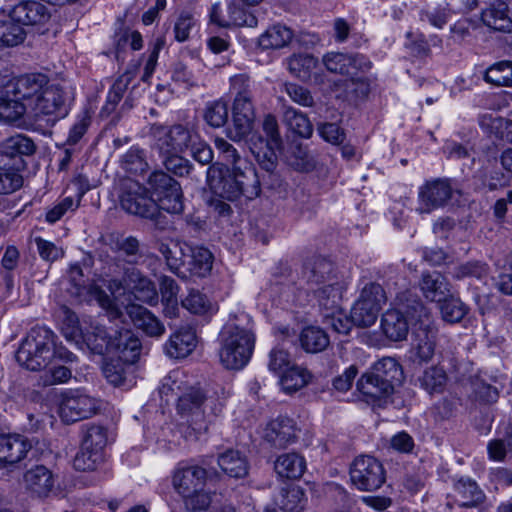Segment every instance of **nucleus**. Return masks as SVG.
Returning a JSON list of instances; mask_svg holds the SVG:
<instances>
[{
  "mask_svg": "<svg viewBox=\"0 0 512 512\" xmlns=\"http://www.w3.org/2000/svg\"><path fill=\"white\" fill-rule=\"evenodd\" d=\"M242 164L245 166H236V169L226 166L208 170V184L216 196L234 201L241 196L251 200L260 194V181L255 169L249 162Z\"/></svg>",
  "mask_w": 512,
  "mask_h": 512,
  "instance_id": "obj_1",
  "label": "nucleus"
},
{
  "mask_svg": "<svg viewBox=\"0 0 512 512\" xmlns=\"http://www.w3.org/2000/svg\"><path fill=\"white\" fill-rule=\"evenodd\" d=\"M222 402L214 403L199 387L189 386L179 397L177 411L186 424L185 438L197 440L206 433L212 416L221 412Z\"/></svg>",
  "mask_w": 512,
  "mask_h": 512,
  "instance_id": "obj_2",
  "label": "nucleus"
},
{
  "mask_svg": "<svg viewBox=\"0 0 512 512\" xmlns=\"http://www.w3.org/2000/svg\"><path fill=\"white\" fill-rule=\"evenodd\" d=\"M219 359L226 369L240 370L249 362L255 345L254 334L236 324H226L219 334Z\"/></svg>",
  "mask_w": 512,
  "mask_h": 512,
  "instance_id": "obj_3",
  "label": "nucleus"
},
{
  "mask_svg": "<svg viewBox=\"0 0 512 512\" xmlns=\"http://www.w3.org/2000/svg\"><path fill=\"white\" fill-rule=\"evenodd\" d=\"M54 338L56 336L50 329L43 326L33 327L16 352L17 362L31 371H40L47 367L53 358Z\"/></svg>",
  "mask_w": 512,
  "mask_h": 512,
  "instance_id": "obj_4",
  "label": "nucleus"
},
{
  "mask_svg": "<svg viewBox=\"0 0 512 512\" xmlns=\"http://www.w3.org/2000/svg\"><path fill=\"white\" fill-rule=\"evenodd\" d=\"M120 205L126 212L151 220L155 227L164 230L169 221L158 208L154 199L149 195L147 187L132 179H126L121 184L119 195Z\"/></svg>",
  "mask_w": 512,
  "mask_h": 512,
  "instance_id": "obj_5",
  "label": "nucleus"
},
{
  "mask_svg": "<svg viewBox=\"0 0 512 512\" xmlns=\"http://www.w3.org/2000/svg\"><path fill=\"white\" fill-rule=\"evenodd\" d=\"M407 314L411 320L412 351L419 362H428L435 353L437 334L432 315L420 300L412 301Z\"/></svg>",
  "mask_w": 512,
  "mask_h": 512,
  "instance_id": "obj_6",
  "label": "nucleus"
},
{
  "mask_svg": "<svg viewBox=\"0 0 512 512\" xmlns=\"http://www.w3.org/2000/svg\"><path fill=\"white\" fill-rule=\"evenodd\" d=\"M69 281L71 287L69 293L79 301H96L98 305L107 312L111 320L122 317V311L100 286L96 284H87L84 278L83 270L79 264H73L69 269Z\"/></svg>",
  "mask_w": 512,
  "mask_h": 512,
  "instance_id": "obj_7",
  "label": "nucleus"
},
{
  "mask_svg": "<svg viewBox=\"0 0 512 512\" xmlns=\"http://www.w3.org/2000/svg\"><path fill=\"white\" fill-rule=\"evenodd\" d=\"M149 195L158 208L171 214L184 210L183 193L177 180L162 170L153 171L147 179Z\"/></svg>",
  "mask_w": 512,
  "mask_h": 512,
  "instance_id": "obj_8",
  "label": "nucleus"
},
{
  "mask_svg": "<svg viewBox=\"0 0 512 512\" xmlns=\"http://www.w3.org/2000/svg\"><path fill=\"white\" fill-rule=\"evenodd\" d=\"M69 111L66 92L58 85L49 84L29 109V117L34 121H45L53 125L57 120L64 118Z\"/></svg>",
  "mask_w": 512,
  "mask_h": 512,
  "instance_id": "obj_9",
  "label": "nucleus"
},
{
  "mask_svg": "<svg viewBox=\"0 0 512 512\" xmlns=\"http://www.w3.org/2000/svg\"><path fill=\"white\" fill-rule=\"evenodd\" d=\"M154 147L159 153L184 152L198 139L192 129L176 124L170 127L154 124L151 127Z\"/></svg>",
  "mask_w": 512,
  "mask_h": 512,
  "instance_id": "obj_10",
  "label": "nucleus"
},
{
  "mask_svg": "<svg viewBox=\"0 0 512 512\" xmlns=\"http://www.w3.org/2000/svg\"><path fill=\"white\" fill-rule=\"evenodd\" d=\"M350 479L361 491H375L385 483L386 473L378 459L370 455H361L351 464Z\"/></svg>",
  "mask_w": 512,
  "mask_h": 512,
  "instance_id": "obj_11",
  "label": "nucleus"
},
{
  "mask_svg": "<svg viewBox=\"0 0 512 512\" xmlns=\"http://www.w3.org/2000/svg\"><path fill=\"white\" fill-rule=\"evenodd\" d=\"M49 84V78L45 74H24L6 82L5 94L21 99L30 109L34 100L42 94Z\"/></svg>",
  "mask_w": 512,
  "mask_h": 512,
  "instance_id": "obj_12",
  "label": "nucleus"
},
{
  "mask_svg": "<svg viewBox=\"0 0 512 512\" xmlns=\"http://www.w3.org/2000/svg\"><path fill=\"white\" fill-rule=\"evenodd\" d=\"M101 401L87 394L71 392L65 394L59 406V414L64 422H76L97 414Z\"/></svg>",
  "mask_w": 512,
  "mask_h": 512,
  "instance_id": "obj_13",
  "label": "nucleus"
},
{
  "mask_svg": "<svg viewBox=\"0 0 512 512\" xmlns=\"http://www.w3.org/2000/svg\"><path fill=\"white\" fill-rule=\"evenodd\" d=\"M454 191L449 179L435 178L426 181L419 187L418 210L421 213H430L435 209L445 207L451 200Z\"/></svg>",
  "mask_w": 512,
  "mask_h": 512,
  "instance_id": "obj_14",
  "label": "nucleus"
},
{
  "mask_svg": "<svg viewBox=\"0 0 512 512\" xmlns=\"http://www.w3.org/2000/svg\"><path fill=\"white\" fill-rule=\"evenodd\" d=\"M322 62L331 73L356 77L359 72H366L370 69L371 63L360 54H348L341 52L326 53Z\"/></svg>",
  "mask_w": 512,
  "mask_h": 512,
  "instance_id": "obj_15",
  "label": "nucleus"
},
{
  "mask_svg": "<svg viewBox=\"0 0 512 512\" xmlns=\"http://www.w3.org/2000/svg\"><path fill=\"white\" fill-rule=\"evenodd\" d=\"M233 130L229 131V137L234 141H240L251 133L255 121V109L253 99H234Z\"/></svg>",
  "mask_w": 512,
  "mask_h": 512,
  "instance_id": "obj_16",
  "label": "nucleus"
},
{
  "mask_svg": "<svg viewBox=\"0 0 512 512\" xmlns=\"http://www.w3.org/2000/svg\"><path fill=\"white\" fill-rule=\"evenodd\" d=\"M31 449L30 442L19 434H0V469L23 460Z\"/></svg>",
  "mask_w": 512,
  "mask_h": 512,
  "instance_id": "obj_17",
  "label": "nucleus"
},
{
  "mask_svg": "<svg viewBox=\"0 0 512 512\" xmlns=\"http://www.w3.org/2000/svg\"><path fill=\"white\" fill-rule=\"evenodd\" d=\"M409 306H412V303L405 305L404 311L390 309L382 315L381 330L390 341L398 342L407 338L411 327V320L407 314Z\"/></svg>",
  "mask_w": 512,
  "mask_h": 512,
  "instance_id": "obj_18",
  "label": "nucleus"
},
{
  "mask_svg": "<svg viewBox=\"0 0 512 512\" xmlns=\"http://www.w3.org/2000/svg\"><path fill=\"white\" fill-rule=\"evenodd\" d=\"M302 276L307 283L316 286L332 282V279L344 277L337 272L335 265L330 260L320 256H314L305 261Z\"/></svg>",
  "mask_w": 512,
  "mask_h": 512,
  "instance_id": "obj_19",
  "label": "nucleus"
},
{
  "mask_svg": "<svg viewBox=\"0 0 512 512\" xmlns=\"http://www.w3.org/2000/svg\"><path fill=\"white\" fill-rule=\"evenodd\" d=\"M108 352L117 354V359L127 364L135 363L141 352V342L129 329L114 331Z\"/></svg>",
  "mask_w": 512,
  "mask_h": 512,
  "instance_id": "obj_20",
  "label": "nucleus"
},
{
  "mask_svg": "<svg viewBox=\"0 0 512 512\" xmlns=\"http://www.w3.org/2000/svg\"><path fill=\"white\" fill-rule=\"evenodd\" d=\"M9 16L23 27L24 25H43L49 21L51 13L44 4L28 0L16 4Z\"/></svg>",
  "mask_w": 512,
  "mask_h": 512,
  "instance_id": "obj_21",
  "label": "nucleus"
},
{
  "mask_svg": "<svg viewBox=\"0 0 512 512\" xmlns=\"http://www.w3.org/2000/svg\"><path fill=\"white\" fill-rule=\"evenodd\" d=\"M206 478L207 472L200 466H179L173 475V486L183 496L204 487Z\"/></svg>",
  "mask_w": 512,
  "mask_h": 512,
  "instance_id": "obj_22",
  "label": "nucleus"
},
{
  "mask_svg": "<svg viewBox=\"0 0 512 512\" xmlns=\"http://www.w3.org/2000/svg\"><path fill=\"white\" fill-rule=\"evenodd\" d=\"M264 439L275 448H285L296 439L294 421L283 416L270 421L265 428Z\"/></svg>",
  "mask_w": 512,
  "mask_h": 512,
  "instance_id": "obj_23",
  "label": "nucleus"
},
{
  "mask_svg": "<svg viewBox=\"0 0 512 512\" xmlns=\"http://www.w3.org/2000/svg\"><path fill=\"white\" fill-rule=\"evenodd\" d=\"M23 484L33 495L47 497L54 487L53 473L44 465H35L24 473Z\"/></svg>",
  "mask_w": 512,
  "mask_h": 512,
  "instance_id": "obj_24",
  "label": "nucleus"
},
{
  "mask_svg": "<svg viewBox=\"0 0 512 512\" xmlns=\"http://www.w3.org/2000/svg\"><path fill=\"white\" fill-rule=\"evenodd\" d=\"M347 285V280L344 277H341L339 279H332V282H327L318 286L314 291V294L319 306L327 312L335 314V312L340 309L342 296Z\"/></svg>",
  "mask_w": 512,
  "mask_h": 512,
  "instance_id": "obj_25",
  "label": "nucleus"
},
{
  "mask_svg": "<svg viewBox=\"0 0 512 512\" xmlns=\"http://www.w3.org/2000/svg\"><path fill=\"white\" fill-rule=\"evenodd\" d=\"M123 281L125 286L134 291L135 297L140 301L149 304L157 302L158 295L154 283L135 267L125 269Z\"/></svg>",
  "mask_w": 512,
  "mask_h": 512,
  "instance_id": "obj_26",
  "label": "nucleus"
},
{
  "mask_svg": "<svg viewBox=\"0 0 512 512\" xmlns=\"http://www.w3.org/2000/svg\"><path fill=\"white\" fill-rule=\"evenodd\" d=\"M357 389L363 395L367 403H376L388 398L393 394V386L385 382L380 377H376L372 372H367L361 376L357 382Z\"/></svg>",
  "mask_w": 512,
  "mask_h": 512,
  "instance_id": "obj_27",
  "label": "nucleus"
},
{
  "mask_svg": "<svg viewBox=\"0 0 512 512\" xmlns=\"http://www.w3.org/2000/svg\"><path fill=\"white\" fill-rule=\"evenodd\" d=\"M419 286L423 296L432 302H442L443 299L450 296L449 281L437 271L423 273Z\"/></svg>",
  "mask_w": 512,
  "mask_h": 512,
  "instance_id": "obj_28",
  "label": "nucleus"
},
{
  "mask_svg": "<svg viewBox=\"0 0 512 512\" xmlns=\"http://www.w3.org/2000/svg\"><path fill=\"white\" fill-rule=\"evenodd\" d=\"M484 25L495 31L512 32V19L508 15V6L504 1L494 0L481 13Z\"/></svg>",
  "mask_w": 512,
  "mask_h": 512,
  "instance_id": "obj_29",
  "label": "nucleus"
},
{
  "mask_svg": "<svg viewBox=\"0 0 512 512\" xmlns=\"http://www.w3.org/2000/svg\"><path fill=\"white\" fill-rule=\"evenodd\" d=\"M197 339L195 330L186 326L178 329L169 339L165 348L172 358H184L196 347Z\"/></svg>",
  "mask_w": 512,
  "mask_h": 512,
  "instance_id": "obj_30",
  "label": "nucleus"
},
{
  "mask_svg": "<svg viewBox=\"0 0 512 512\" xmlns=\"http://www.w3.org/2000/svg\"><path fill=\"white\" fill-rule=\"evenodd\" d=\"M127 312L134 325L147 335L158 337L164 333L163 324L146 308L140 305H131Z\"/></svg>",
  "mask_w": 512,
  "mask_h": 512,
  "instance_id": "obj_31",
  "label": "nucleus"
},
{
  "mask_svg": "<svg viewBox=\"0 0 512 512\" xmlns=\"http://www.w3.org/2000/svg\"><path fill=\"white\" fill-rule=\"evenodd\" d=\"M274 468L283 478L298 479L306 469V462L298 453L290 452L280 455L275 461Z\"/></svg>",
  "mask_w": 512,
  "mask_h": 512,
  "instance_id": "obj_32",
  "label": "nucleus"
},
{
  "mask_svg": "<svg viewBox=\"0 0 512 512\" xmlns=\"http://www.w3.org/2000/svg\"><path fill=\"white\" fill-rule=\"evenodd\" d=\"M455 491L457 493L456 501L461 507H475L485 500L484 492L475 481L469 478L460 479L455 484Z\"/></svg>",
  "mask_w": 512,
  "mask_h": 512,
  "instance_id": "obj_33",
  "label": "nucleus"
},
{
  "mask_svg": "<svg viewBox=\"0 0 512 512\" xmlns=\"http://www.w3.org/2000/svg\"><path fill=\"white\" fill-rule=\"evenodd\" d=\"M283 122L288 128L302 138H310L313 133V126L303 112L289 105H283Z\"/></svg>",
  "mask_w": 512,
  "mask_h": 512,
  "instance_id": "obj_34",
  "label": "nucleus"
},
{
  "mask_svg": "<svg viewBox=\"0 0 512 512\" xmlns=\"http://www.w3.org/2000/svg\"><path fill=\"white\" fill-rule=\"evenodd\" d=\"M189 251L187 261L189 271L198 277L207 276L212 270L214 261L211 251L202 246L189 247Z\"/></svg>",
  "mask_w": 512,
  "mask_h": 512,
  "instance_id": "obj_35",
  "label": "nucleus"
},
{
  "mask_svg": "<svg viewBox=\"0 0 512 512\" xmlns=\"http://www.w3.org/2000/svg\"><path fill=\"white\" fill-rule=\"evenodd\" d=\"M112 338L113 334L104 326L95 325L91 327V331L83 332L80 342H84L93 353L104 354L109 351Z\"/></svg>",
  "mask_w": 512,
  "mask_h": 512,
  "instance_id": "obj_36",
  "label": "nucleus"
},
{
  "mask_svg": "<svg viewBox=\"0 0 512 512\" xmlns=\"http://www.w3.org/2000/svg\"><path fill=\"white\" fill-rule=\"evenodd\" d=\"M292 38L293 32L290 28L276 24L259 37V46L263 49H279L289 44Z\"/></svg>",
  "mask_w": 512,
  "mask_h": 512,
  "instance_id": "obj_37",
  "label": "nucleus"
},
{
  "mask_svg": "<svg viewBox=\"0 0 512 512\" xmlns=\"http://www.w3.org/2000/svg\"><path fill=\"white\" fill-rule=\"evenodd\" d=\"M221 469L230 477L241 478L248 473V464L239 451L228 450L218 457Z\"/></svg>",
  "mask_w": 512,
  "mask_h": 512,
  "instance_id": "obj_38",
  "label": "nucleus"
},
{
  "mask_svg": "<svg viewBox=\"0 0 512 512\" xmlns=\"http://www.w3.org/2000/svg\"><path fill=\"white\" fill-rule=\"evenodd\" d=\"M277 505L283 512H303L305 507L303 489L297 485L282 488Z\"/></svg>",
  "mask_w": 512,
  "mask_h": 512,
  "instance_id": "obj_39",
  "label": "nucleus"
},
{
  "mask_svg": "<svg viewBox=\"0 0 512 512\" xmlns=\"http://www.w3.org/2000/svg\"><path fill=\"white\" fill-rule=\"evenodd\" d=\"M311 379V374L304 368L291 366L280 376L282 390L291 394L305 387Z\"/></svg>",
  "mask_w": 512,
  "mask_h": 512,
  "instance_id": "obj_40",
  "label": "nucleus"
},
{
  "mask_svg": "<svg viewBox=\"0 0 512 512\" xmlns=\"http://www.w3.org/2000/svg\"><path fill=\"white\" fill-rule=\"evenodd\" d=\"M419 382L421 387L429 394H440L446 388L448 376L443 368L431 366L424 370L423 374L419 377Z\"/></svg>",
  "mask_w": 512,
  "mask_h": 512,
  "instance_id": "obj_41",
  "label": "nucleus"
},
{
  "mask_svg": "<svg viewBox=\"0 0 512 512\" xmlns=\"http://www.w3.org/2000/svg\"><path fill=\"white\" fill-rule=\"evenodd\" d=\"M300 343L305 351L318 353L329 345V337L321 328L309 326L302 330Z\"/></svg>",
  "mask_w": 512,
  "mask_h": 512,
  "instance_id": "obj_42",
  "label": "nucleus"
},
{
  "mask_svg": "<svg viewBox=\"0 0 512 512\" xmlns=\"http://www.w3.org/2000/svg\"><path fill=\"white\" fill-rule=\"evenodd\" d=\"M58 318L61 321V330L68 341L80 343L83 331L80 327L78 316L70 308L63 305L58 310Z\"/></svg>",
  "mask_w": 512,
  "mask_h": 512,
  "instance_id": "obj_43",
  "label": "nucleus"
},
{
  "mask_svg": "<svg viewBox=\"0 0 512 512\" xmlns=\"http://www.w3.org/2000/svg\"><path fill=\"white\" fill-rule=\"evenodd\" d=\"M2 151L5 155L10 157L31 156L36 151V145L28 136L16 134L3 142Z\"/></svg>",
  "mask_w": 512,
  "mask_h": 512,
  "instance_id": "obj_44",
  "label": "nucleus"
},
{
  "mask_svg": "<svg viewBox=\"0 0 512 512\" xmlns=\"http://www.w3.org/2000/svg\"><path fill=\"white\" fill-rule=\"evenodd\" d=\"M370 372L376 377L382 378L393 387L395 383H399L402 378V368L400 364L392 357H384L377 361L371 368Z\"/></svg>",
  "mask_w": 512,
  "mask_h": 512,
  "instance_id": "obj_45",
  "label": "nucleus"
},
{
  "mask_svg": "<svg viewBox=\"0 0 512 512\" xmlns=\"http://www.w3.org/2000/svg\"><path fill=\"white\" fill-rule=\"evenodd\" d=\"M484 80L494 86L512 87V62L503 60L488 67Z\"/></svg>",
  "mask_w": 512,
  "mask_h": 512,
  "instance_id": "obj_46",
  "label": "nucleus"
},
{
  "mask_svg": "<svg viewBox=\"0 0 512 512\" xmlns=\"http://www.w3.org/2000/svg\"><path fill=\"white\" fill-rule=\"evenodd\" d=\"M26 37L24 28L11 19L0 21V47H14L21 44Z\"/></svg>",
  "mask_w": 512,
  "mask_h": 512,
  "instance_id": "obj_47",
  "label": "nucleus"
},
{
  "mask_svg": "<svg viewBox=\"0 0 512 512\" xmlns=\"http://www.w3.org/2000/svg\"><path fill=\"white\" fill-rule=\"evenodd\" d=\"M318 60L309 54H297L288 59V70L301 80H309Z\"/></svg>",
  "mask_w": 512,
  "mask_h": 512,
  "instance_id": "obj_48",
  "label": "nucleus"
},
{
  "mask_svg": "<svg viewBox=\"0 0 512 512\" xmlns=\"http://www.w3.org/2000/svg\"><path fill=\"white\" fill-rule=\"evenodd\" d=\"M0 97V119L8 122L19 120L25 114L29 116V108L21 99L13 96Z\"/></svg>",
  "mask_w": 512,
  "mask_h": 512,
  "instance_id": "obj_49",
  "label": "nucleus"
},
{
  "mask_svg": "<svg viewBox=\"0 0 512 512\" xmlns=\"http://www.w3.org/2000/svg\"><path fill=\"white\" fill-rule=\"evenodd\" d=\"M132 80L133 75L130 72H125L115 80L109 90L107 101L102 108V113L109 115L115 110Z\"/></svg>",
  "mask_w": 512,
  "mask_h": 512,
  "instance_id": "obj_50",
  "label": "nucleus"
},
{
  "mask_svg": "<svg viewBox=\"0 0 512 512\" xmlns=\"http://www.w3.org/2000/svg\"><path fill=\"white\" fill-rule=\"evenodd\" d=\"M386 293L383 287L375 282H368L360 291V295L356 301L363 302L365 306L374 307L379 311L386 303Z\"/></svg>",
  "mask_w": 512,
  "mask_h": 512,
  "instance_id": "obj_51",
  "label": "nucleus"
},
{
  "mask_svg": "<svg viewBox=\"0 0 512 512\" xmlns=\"http://www.w3.org/2000/svg\"><path fill=\"white\" fill-rule=\"evenodd\" d=\"M489 274L490 267L487 263L481 261H468L454 269L453 277L458 280L468 277L475 278L480 281H486Z\"/></svg>",
  "mask_w": 512,
  "mask_h": 512,
  "instance_id": "obj_52",
  "label": "nucleus"
},
{
  "mask_svg": "<svg viewBox=\"0 0 512 512\" xmlns=\"http://www.w3.org/2000/svg\"><path fill=\"white\" fill-rule=\"evenodd\" d=\"M158 250L172 272L176 273L182 265L186 264L183 249L176 241H170L169 243L162 242L159 244Z\"/></svg>",
  "mask_w": 512,
  "mask_h": 512,
  "instance_id": "obj_53",
  "label": "nucleus"
},
{
  "mask_svg": "<svg viewBox=\"0 0 512 512\" xmlns=\"http://www.w3.org/2000/svg\"><path fill=\"white\" fill-rule=\"evenodd\" d=\"M181 152L159 153L166 170L178 177L188 176L192 170L191 162L180 155Z\"/></svg>",
  "mask_w": 512,
  "mask_h": 512,
  "instance_id": "obj_54",
  "label": "nucleus"
},
{
  "mask_svg": "<svg viewBox=\"0 0 512 512\" xmlns=\"http://www.w3.org/2000/svg\"><path fill=\"white\" fill-rule=\"evenodd\" d=\"M130 365L120 359L112 358L103 365V375L112 385L122 386L126 381Z\"/></svg>",
  "mask_w": 512,
  "mask_h": 512,
  "instance_id": "obj_55",
  "label": "nucleus"
},
{
  "mask_svg": "<svg viewBox=\"0 0 512 512\" xmlns=\"http://www.w3.org/2000/svg\"><path fill=\"white\" fill-rule=\"evenodd\" d=\"M440 311L444 321L449 323L460 322L467 314L466 305L458 298L448 296L440 302Z\"/></svg>",
  "mask_w": 512,
  "mask_h": 512,
  "instance_id": "obj_56",
  "label": "nucleus"
},
{
  "mask_svg": "<svg viewBox=\"0 0 512 512\" xmlns=\"http://www.w3.org/2000/svg\"><path fill=\"white\" fill-rule=\"evenodd\" d=\"M184 375L179 370H174L170 372L162 381L161 386L159 387V393L162 398H166L165 400L169 401V396L176 395L180 396L188 386L185 385L183 380Z\"/></svg>",
  "mask_w": 512,
  "mask_h": 512,
  "instance_id": "obj_57",
  "label": "nucleus"
},
{
  "mask_svg": "<svg viewBox=\"0 0 512 512\" xmlns=\"http://www.w3.org/2000/svg\"><path fill=\"white\" fill-rule=\"evenodd\" d=\"M122 167L133 174H142L148 169L145 152L139 147H131L121 159Z\"/></svg>",
  "mask_w": 512,
  "mask_h": 512,
  "instance_id": "obj_58",
  "label": "nucleus"
},
{
  "mask_svg": "<svg viewBox=\"0 0 512 512\" xmlns=\"http://www.w3.org/2000/svg\"><path fill=\"white\" fill-rule=\"evenodd\" d=\"M181 305L187 311L196 315H204L213 308L207 296L195 289L189 291L188 295L181 301Z\"/></svg>",
  "mask_w": 512,
  "mask_h": 512,
  "instance_id": "obj_59",
  "label": "nucleus"
},
{
  "mask_svg": "<svg viewBox=\"0 0 512 512\" xmlns=\"http://www.w3.org/2000/svg\"><path fill=\"white\" fill-rule=\"evenodd\" d=\"M378 315L379 311L374 307L365 306L359 301L354 303L350 311L351 321L358 327H370L376 322Z\"/></svg>",
  "mask_w": 512,
  "mask_h": 512,
  "instance_id": "obj_60",
  "label": "nucleus"
},
{
  "mask_svg": "<svg viewBox=\"0 0 512 512\" xmlns=\"http://www.w3.org/2000/svg\"><path fill=\"white\" fill-rule=\"evenodd\" d=\"M107 444V431L99 425H89L84 432L82 445L85 449H94L102 453L103 448Z\"/></svg>",
  "mask_w": 512,
  "mask_h": 512,
  "instance_id": "obj_61",
  "label": "nucleus"
},
{
  "mask_svg": "<svg viewBox=\"0 0 512 512\" xmlns=\"http://www.w3.org/2000/svg\"><path fill=\"white\" fill-rule=\"evenodd\" d=\"M228 111V105L225 101H213L207 105L204 118L210 126L219 128L226 124Z\"/></svg>",
  "mask_w": 512,
  "mask_h": 512,
  "instance_id": "obj_62",
  "label": "nucleus"
},
{
  "mask_svg": "<svg viewBox=\"0 0 512 512\" xmlns=\"http://www.w3.org/2000/svg\"><path fill=\"white\" fill-rule=\"evenodd\" d=\"M82 196L83 192L80 193L76 199L70 196L63 198L54 207L47 211L46 221L50 224H54L60 220L68 211H75L80 205Z\"/></svg>",
  "mask_w": 512,
  "mask_h": 512,
  "instance_id": "obj_63",
  "label": "nucleus"
},
{
  "mask_svg": "<svg viewBox=\"0 0 512 512\" xmlns=\"http://www.w3.org/2000/svg\"><path fill=\"white\" fill-rule=\"evenodd\" d=\"M101 460L102 453L94 449H85L84 445H82L74 458L73 466L79 471L94 470Z\"/></svg>",
  "mask_w": 512,
  "mask_h": 512,
  "instance_id": "obj_64",
  "label": "nucleus"
}]
</instances>
